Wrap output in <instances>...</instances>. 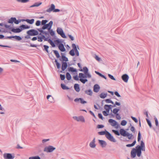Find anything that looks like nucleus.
Returning <instances> with one entry per match:
<instances>
[{"mask_svg":"<svg viewBox=\"0 0 159 159\" xmlns=\"http://www.w3.org/2000/svg\"><path fill=\"white\" fill-rule=\"evenodd\" d=\"M4 26L6 28H9L10 30H11L12 32L15 33H19L21 32L22 31L21 28H17L15 29L11 28L10 25H7L6 24L4 25Z\"/></svg>","mask_w":159,"mask_h":159,"instance_id":"nucleus-1","label":"nucleus"},{"mask_svg":"<svg viewBox=\"0 0 159 159\" xmlns=\"http://www.w3.org/2000/svg\"><path fill=\"white\" fill-rule=\"evenodd\" d=\"M79 70L80 71H84V74L85 75L86 78H91L92 77L91 75L88 72L89 70L88 68L86 67H84L83 69H80Z\"/></svg>","mask_w":159,"mask_h":159,"instance_id":"nucleus-2","label":"nucleus"},{"mask_svg":"<svg viewBox=\"0 0 159 159\" xmlns=\"http://www.w3.org/2000/svg\"><path fill=\"white\" fill-rule=\"evenodd\" d=\"M55 5L52 4L51 5L50 7L48 9H47L46 11L48 12H50L52 11H53L54 12H59L61 10L58 9H55Z\"/></svg>","mask_w":159,"mask_h":159,"instance_id":"nucleus-3","label":"nucleus"},{"mask_svg":"<svg viewBox=\"0 0 159 159\" xmlns=\"http://www.w3.org/2000/svg\"><path fill=\"white\" fill-rule=\"evenodd\" d=\"M79 77L80 78V81L83 84H84L85 83L88 81V80L86 79H83V78H85L86 77L85 75L82 73H80L79 74Z\"/></svg>","mask_w":159,"mask_h":159,"instance_id":"nucleus-4","label":"nucleus"},{"mask_svg":"<svg viewBox=\"0 0 159 159\" xmlns=\"http://www.w3.org/2000/svg\"><path fill=\"white\" fill-rule=\"evenodd\" d=\"M53 24V21H50L48 24H46L44 25L42 27V29L44 30L47 29L48 30H50L52 28Z\"/></svg>","mask_w":159,"mask_h":159,"instance_id":"nucleus-5","label":"nucleus"},{"mask_svg":"<svg viewBox=\"0 0 159 159\" xmlns=\"http://www.w3.org/2000/svg\"><path fill=\"white\" fill-rule=\"evenodd\" d=\"M26 33L28 35H31V36H36L39 34L38 32L34 29L30 30L28 31Z\"/></svg>","mask_w":159,"mask_h":159,"instance_id":"nucleus-6","label":"nucleus"},{"mask_svg":"<svg viewBox=\"0 0 159 159\" xmlns=\"http://www.w3.org/2000/svg\"><path fill=\"white\" fill-rule=\"evenodd\" d=\"M72 49L69 52V54L71 56H74L75 55V51L77 50V47L75 43L72 44Z\"/></svg>","mask_w":159,"mask_h":159,"instance_id":"nucleus-7","label":"nucleus"},{"mask_svg":"<svg viewBox=\"0 0 159 159\" xmlns=\"http://www.w3.org/2000/svg\"><path fill=\"white\" fill-rule=\"evenodd\" d=\"M56 149V148L52 146H49L45 147L44 149V151L47 152H52Z\"/></svg>","mask_w":159,"mask_h":159,"instance_id":"nucleus-8","label":"nucleus"},{"mask_svg":"<svg viewBox=\"0 0 159 159\" xmlns=\"http://www.w3.org/2000/svg\"><path fill=\"white\" fill-rule=\"evenodd\" d=\"M3 156L4 159H14L15 158L14 154L10 153H5Z\"/></svg>","mask_w":159,"mask_h":159,"instance_id":"nucleus-9","label":"nucleus"},{"mask_svg":"<svg viewBox=\"0 0 159 159\" xmlns=\"http://www.w3.org/2000/svg\"><path fill=\"white\" fill-rule=\"evenodd\" d=\"M105 136L110 141L113 142H116V140L113 137L108 131H107V134H106Z\"/></svg>","mask_w":159,"mask_h":159,"instance_id":"nucleus-10","label":"nucleus"},{"mask_svg":"<svg viewBox=\"0 0 159 159\" xmlns=\"http://www.w3.org/2000/svg\"><path fill=\"white\" fill-rule=\"evenodd\" d=\"M57 33L60 35L63 38H66V37L62 29L60 28H58L57 30Z\"/></svg>","mask_w":159,"mask_h":159,"instance_id":"nucleus-11","label":"nucleus"},{"mask_svg":"<svg viewBox=\"0 0 159 159\" xmlns=\"http://www.w3.org/2000/svg\"><path fill=\"white\" fill-rule=\"evenodd\" d=\"M108 122L112 126H116V125H117V126L116 127L117 128H118L119 125L118 124L117 122L115 120L112 119H109L108 120Z\"/></svg>","mask_w":159,"mask_h":159,"instance_id":"nucleus-12","label":"nucleus"},{"mask_svg":"<svg viewBox=\"0 0 159 159\" xmlns=\"http://www.w3.org/2000/svg\"><path fill=\"white\" fill-rule=\"evenodd\" d=\"M73 118L77 121H81L83 122H85V119L84 117L82 116H74Z\"/></svg>","mask_w":159,"mask_h":159,"instance_id":"nucleus-13","label":"nucleus"},{"mask_svg":"<svg viewBox=\"0 0 159 159\" xmlns=\"http://www.w3.org/2000/svg\"><path fill=\"white\" fill-rule=\"evenodd\" d=\"M68 66L66 62L63 61L62 64L61 69L62 70L60 71V73H62L63 71H64Z\"/></svg>","mask_w":159,"mask_h":159,"instance_id":"nucleus-14","label":"nucleus"},{"mask_svg":"<svg viewBox=\"0 0 159 159\" xmlns=\"http://www.w3.org/2000/svg\"><path fill=\"white\" fill-rule=\"evenodd\" d=\"M137 150L136 148H133L131 152V157L132 158H134L136 156Z\"/></svg>","mask_w":159,"mask_h":159,"instance_id":"nucleus-15","label":"nucleus"},{"mask_svg":"<svg viewBox=\"0 0 159 159\" xmlns=\"http://www.w3.org/2000/svg\"><path fill=\"white\" fill-rule=\"evenodd\" d=\"M121 78L125 82L127 83L129 79V76L127 74H125L122 76Z\"/></svg>","mask_w":159,"mask_h":159,"instance_id":"nucleus-16","label":"nucleus"},{"mask_svg":"<svg viewBox=\"0 0 159 159\" xmlns=\"http://www.w3.org/2000/svg\"><path fill=\"white\" fill-rule=\"evenodd\" d=\"M128 133V132H127L124 129H120V134L123 136H126Z\"/></svg>","mask_w":159,"mask_h":159,"instance_id":"nucleus-17","label":"nucleus"},{"mask_svg":"<svg viewBox=\"0 0 159 159\" xmlns=\"http://www.w3.org/2000/svg\"><path fill=\"white\" fill-rule=\"evenodd\" d=\"M80 101V102L82 104L87 103V102L84 100L82 98H76L75 99L74 101L75 102H77L79 101Z\"/></svg>","mask_w":159,"mask_h":159,"instance_id":"nucleus-18","label":"nucleus"},{"mask_svg":"<svg viewBox=\"0 0 159 159\" xmlns=\"http://www.w3.org/2000/svg\"><path fill=\"white\" fill-rule=\"evenodd\" d=\"M98 142L99 143L102 148H105L106 147L107 144L105 141L103 140H99Z\"/></svg>","mask_w":159,"mask_h":159,"instance_id":"nucleus-19","label":"nucleus"},{"mask_svg":"<svg viewBox=\"0 0 159 159\" xmlns=\"http://www.w3.org/2000/svg\"><path fill=\"white\" fill-rule=\"evenodd\" d=\"M95 138H94L93 140L89 143V146L91 148H94L96 146V145L95 144Z\"/></svg>","mask_w":159,"mask_h":159,"instance_id":"nucleus-20","label":"nucleus"},{"mask_svg":"<svg viewBox=\"0 0 159 159\" xmlns=\"http://www.w3.org/2000/svg\"><path fill=\"white\" fill-rule=\"evenodd\" d=\"M100 89V87L99 85L98 84H95L93 87V91L96 92H98Z\"/></svg>","mask_w":159,"mask_h":159,"instance_id":"nucleus-21","label":"nucleus"},{"mask_svg":"<svg viewBox=\"0 0 159 159\" xmlns=\"http://www.w3.org/2000/svg\"><path fill=\"white\" fill-rule=\"evenodd\" d=\"M59 49L62 52H64L66 51V49L64 47V45L62 43L61 44L58 46Z\"/></svg>","mask_w":159,"mask_h":159,"instance_id":"nucleus-22","label":"nucleus"},{"mask_svg":"<svg viewBox=\"0 0 159 159\" xmlns=\"http://www.w3.org/2000/svg\"><path fill=\"white\" fill-rule=\"evenodd\" d=\"M22 20L23 21H26L27 23H28L30 24H32L34 23V19H32L30 20L28 19H26Z\"/></svg>","mask_w":159,"mask_h":159,"instance_id":"nucleus-23","label":"nucleus"},{"mask_svg":"<svg viewBox=\"0 0 159 159\" xmlns=\"http://www.w3.org/2000/svg\"><path fill=\"white\" fill-rule=\"evenodd\" d=\"M74 88L75 90L78 92H79L80 91V88L79 85L78 84H75L74 85Z\"/></svg>","mask_w":159,"mask_h":159,"instance_id":"nucleus-24","label":"nucleus"},{"mask_svg":"<svg viewBox=\"0 0 159 159\" xmlns=\"http://www.w3.org/2000/svg\"><path fill=\"white\" fill-rule=\"evenodd\" d=\"M144 147L145 144L144 143L143 141H141V142L140 145H138L136 147V148L142 149L143 147Z\"/></svg>","mask_w":159,"mask_h":159,"instance_id":"nucleus-25","label":"nucleus"},{"mask_svg":"<svg viewBox=\"0 0 159 159\" xmlns=\"http://www.w3.org/2000/svg\"><path fill=\"white\" fill-rule=\"evenodd\" d=\"M19 28H21V30H23L29 29L30 27L27 25H22L19 27Z\"/></svg>","mask_w":159,"mask_h":159,"instance_id":"nucleus-26","label":"nucleus"},{"mask_svg":"<svg viewBox=\"0 0 159 159\" xmlns=\"http://www.w3.org/2000/svg\"><path fill=\"white\" fill-rule=\"evenodd\" d=\"M104 108L106 110V111L109 112L110 109L112 108L111 107H110V106H109L108 105H105L104 106Z\"/></svg>","mask_w":159,"mask_h":159,"instance_id":"nucleus-27","label":"nucleus"},{"mask_svg":"<svg viewBox=\"0 0 159 159\" xmlns=\"http://www.w3.org/2000/svg\"><path fill=\"white\" fill-rule=\"evenodd\" d=\"M137 150V155L138 157H140L142 153V149L136 148Z\"/></svg>","mask_w":159,"mask_h":159,"instance_id":"nucleus-28","label":"nucleus"},{"mask_svg":"<svg viewBox=\"0 0 159 159\" xmlns=\"http://www.w3.org/2000/svg\"><path fill=\"white\" fill-rule=\"evenodd\" d=\"M95 73L97 75H98L100 77L105 79V80L107 79V78L104 75H102V74L100 73V72L97 71H95Z\"/></svg>","mask_w":159,"mask_h":159,"instance_id":"nucleus-29","label":"nucleus"},{"mask_svg":"<svg viewBox=\"0 0 159 159\" xmlns=\"http://www.w3.org/2000/svg\"><path fill=\"white\" fill-rule=\"evenodd\" d=\"M61 58L62 60L63 61H68V58L66 57L65 55H63V53H61Z\"/></svg>","mask_w":159,"mask_h":159,"instance_id":"nucleus-30","label":"nucleus"},{"mask_svg":"<svg viewBox=\"0 0 159 159\" xmlns=\"http://www.w3.org/2000/svg\"><path fill=\"white\" fill-rule=\"evenodd\" d=\"M68 69L69 71H71L73 72H76L77 71V70L73 67H69Z\"/></svg>","mask_w":159,"mask_h":159,"instance_id":"nucleus-31","label":"nucleus"},{"mask_svg":"<svg viewBox=\"0 0 159 159\" xmlns=\"http://www.w3.org/2000/svg\"><path fill=\"white\" fill-rule=\"evenodd\" d=\"M5 110L4 108L2 107L1 104H0V114H4L5 113Z\"/></svg>","mask_w":159,"mask_h":159,"instance_id":"nucleus-32","label":"nucleus"},{"mask_svg":"<svg viewBox=\"0 0 159 159\" xmlns=\"http://www.w3.org/2000/svg\"><path fill=\"white\" fill-rule=\"evenodd\" d=\"M43 47H44V49H43V51H46L47 53H48V55H49V53L48 50V49L49 48V46L46 45H44Z\"/></svg>","mask_w":159,"mask_h":159,"instance_id":"nucleus-33","label":"nucleus"},{"mask_svg":"<svg viewBox=\"0 0 159 159\" xmlns=\"http://www.w3.org/2000/svg\"><path fill=\"white\" fill-rule=\"evenodd\" d=\"M136 141L135 140L133 143L131 144H127L126 145V146L128 147H130L134 146L136 143Z\"/></svg>","mask_w":159,"mask_h":159,"instance_id":"nucleus-34","label":"nucleus"},{"mask_svg":"<svg viewBox=\"0 0 159 159\" xmlns=\"http://www.w3.org/2000/svg\"><path fill=\"white\" fill-rule=\"evenodd\" d=\"M61 87L62 89L64 90H68L69 89V88L66 86L65 84H61Z\"/></svg>","mask_w":159,"mask_h":159,"instance_id":"nucleus-35","label":"nucleus"},{"mask_svg":"<svg viewBox=\"0 0 159 159\" xmlns=\"http://www.w3.org/2000/svg\"><path fill=\"white\" fill-rule=\"evenodd\" d=\"M85 93L88 95L91 96L92 95L93 93L91 90L90 89L88 90H85Z\"/></svg>","mask_w":159,"mask_h":159,"instance_id":"nucleus-36","label":"nucleus"},{"mask_svg":"<svg viewBox=\"0 0 159 159\" xmlns=\"http://www.w3.org/2000/svg\"><path fill=\"white\" fill-rule=\"evenodd\" d=\"M48 41L52 47H54L56 46L55 44L51 39H49Z\"/></svg>","mask_w":159,"mask_h":159,"instance_id":"nucleus-37","label":"nucleus"},{"mask_svg":"<svg viewBox=\"0 0 159 159\" xmlns=\"http://www.w3.org/2000/svg\"><path fill=\"white\" fill-rule=\"evenodd\" d=\"M53 52L55 54L57 58H59L60 57V56L59 52L58 51L55 50H53Z\"/></svg>","mask_w":159,"mask_h":159,"instance_id":"nucleus-38","label":"nucleus"},{"mask_svg":"<svg viewBox=\"0 0 159 159\" xmlns=\"http://www.w3.org/2000/svg\"><path fill=\"white\" fill-rule=\"evenodd\" d=\"M66 76L67 79L68 80H70L71 78V76L69 72L66 73Z\"/></svg>","mask_w":159,"mask_h":159,"instance_id":"nucleus-39","label":"nucleus"},{"mask_svg":"<svg viewBox=\"0 0 159 159\" xmlns=\"http://www.w3.org/2000/svg\"><path fill=\"white\" fill-rule=\"evenodd\" d=\"M107 131L105 130V131L99 132H98V134L100 135H106V134H107Z\"/></svg>","mask_w":159,"mask_h":159,"instance_id":"nucleus-40","label":"nucleus"},{"mask_svg":"<svg viewBox=\"0 0 159 159\" xmlns=\"http://www.w3.org/2000/svg\"><path fill=\"white\" fill-rule=\"evenodd\" d=\"M107 95V93H102L100 94V97L102 98H105Z\"/></svg>","mask_w":159,"mask_h":159,"instance_id":"nucleus-41","label":"nucleus"},{"mask_svg":"<svg viewBox=\"0 0 159 159\" xmlns=\"http://www.w3.org/2000/svg\"><path fill=\"white\" fill-rule=\"evenodd\" d=\"M119 109L115 108L113 110L112 112L115 115H116L118 114V112L119 111Z\"/></svg>","mask_w":159,"mask_h":159,"instance_id":"nucleus-42","label":"nucleus"},{"mask_svg":"<svg viewBox=\"0 0 159 159\" xmlns=\"http://www.w3.org/2000/svg\"><path fill=\"white\" fill-rule=\"evenodd\" d=\"M13 20L14 22L16 24H18L21 21V20H17L15 17H13Z\"/></svg>","mask_w":159,"mask_h":159,"instance_id":"nucleus-43","label":"nucleus"},{"mask_svg":"<svg viewBox=\"0 0 159 159\" xmlns=\"http://www.w3.org/2000/svg\"><path fill=\"white\" fill-rule=\"evenodd\" d=\"M13 20L14 22L16 24H18L21 21V20H17L15 17H13Z\"/></svg>","mask_w":159,"mask_h":159,"instance_id":"nucleus-44","label":"nucleus"},{"mask_svg":"<svg viewBox=\"0 0 159 159\" xmlns=\"http://www.w3.org/2000/svg\"><path fill=\"white\" fill-rule=\"evenodd\" d=\"M55 62L56 64L57 69H59L61 66L60 64L58 62L57 60V59L55 60Z\"/></svg>","mask_w":159,"mask_h":159,"instance_id":"nucleus-45","label":"nucleus"},{"mask_svg":"<svg viewBox=\"0 0 159 159\" xmlns=\"http://www.w3.org/2000/svg\"><path fill=\"white\" fill-rule=\"evenodd\" d=\"M50 98L52 99V100H49V101L51 102H53V98L51 95H48L47 96V99L49 100V99Z\"/></svg>","mask_w":159,"mask_h":159,"instance_id":"nucleus-46","label":"nucleus"},{"mask_svg":"<svg viewBox=\"0 0 159 159\" xmlns=\"http://www.w3.org/2000/svg\"><path fill=\"white\" fill-rule=\"evenodd\" d=\"M41 3L40 2L39 3H35L32 5L30 6V7H38L40 6L41 4Z\"/></svg>","mask_w":159,"mask_h":159,"instance_id":"nucleus-47","label":"nucleus"},{"mask_svg":"<svg viewBox=\"0 0 159 159\" xmlns=\"http://www.w3.org/2000/svg\"><path fill=\"white\" fill-rule=\"evenodd\" d=\"M50 33V34L52 36H53L55 34V32L52 30L50 29V30H48Z\"/></svg>","mask_w":159,"mask_h":159,"instance_id":"nucleus-48","label":"nucleus"},{"mask_svg":"<svg viewBox=\"0 0 159 159\" xmlns=\"http://www.w3.org/2000/svg\"><path fill=\"white\" fill-rule=\"evenodd\" d=\"M55 42L57 45H60L62 43V42L59 39H57L55 40Z\"/></svg>","mask_w":159,"mask_h":159,"instance_id":"nucleus-49","label":"nucleus"},{"mask_svg":"<svg viewBox=\"0 0 159 159\" xmlns=\"http://www.w3.org/2000/svg\"><path fill=\"white\" fill-rule=\"evenodd\" d=\"M120 105V103L117 102H115V104L113 106H112L111 105H109V106H110V107H115L116 105L119 106Z\"/></svg>","mask_w":159,"mask_h":159,"instance_id":"nucleus-50","label":"nucleus"},{"mask_svg":"<svg viewBox=\"0 0 159 159\" xmlns=\"http://www.w3.org/2000/svg\"><path fill=\"white\" fill-rule=\"evenodd\" d=\"M16 1L18 2L25 3L29 2V0H16Z\"/></svg>","mask_w":159,"mask_h":159,"instance_id":"nucleus-51","label":"nucleus"},{"mask_svg":"<svg viewBox=\"0 0 159 159\" xmlns=\"http://www.w3.org/2000/svg\"><path fill=\"white\" fill-rule=\"evenodd\" d=\"M112 131L115 134H116L117 135L119 136L120 134V132L119 133V132L117 130H115L113 129L112 130Z\"/></svg>","mask_w":159,"mask_h":159,"instance_id":"nucleus-52","label":"nucleus"},{"mask_svg":"<svg viewBox=\"0 0 159 159\" xmlns=\"http://www.w3.org/2000/svg\"><path fill=\"white\" fill-rule=\"evenodd\" d=\"M29 159H41V158L39 156H36L30 157Z\"/></svg>","mask_w":159,"mask_h":159,"instance_id":"nucleus-53","label":"nucleus"},{"mask_svg":"<svg viewBox=\"0 0 159 159\" xmlns=\"http://www.w3.org/2000/svg\"><path fill=\"white\" fill-rule=\"evenodd\" d=\"M18 41H20L22 39V38L19 36H14V38Z\"/></svg>","mask_w":159,"mask_h":159,"instance_id":"nucleus-54","label":"nucleus"},{"mask_svg":"<svg viewBox=\"0 0 159 159\" xmlns=\"http://www.w3.org/2000/svg\"><path fill=\"white\" fill-rule=\"evenodd\" d=\"M105 101L107 103H111L112 104H114V102L112 101H111L109 99H106L105 100Z\"/></svg>","mask_w":159,"mask_h":159,"instance_id":"nucleus-55","label":"nucleus"},{"mask_svg":"<svg viewBox=\"0 0 159 159\" xmlns=\"http://www.w3.org/2000/svg\"><path fill=\"white\" fill-rule=\"evenodd\" d=\"M127 123V122L125 120H123L121 121L120 124L122 126L125 125Z\"/></svg>","mask_w":159,"mask_h":159,"instance_id":"nucleus-56","label":"nucleus"},{"mask_svg":"<svg viewBox=\"0 0 159 159\" xmlns=\"http://www.w3.org/2000/svg\"><path fill=\"white\" fill-rule=\"evenodd\" d=\"M41 38L43 39L45 41H48L49 40L48 38H46L45 36L43 35H41Z\"/></svg>","mask_w":159,"mask_h":159,"instance_id":"nucleus-57","label":"nucleus"},{"mask_svg":"<svg viewBox=\"0 0 159 159\" xmlns=\"http://www.w3.org/2000/svg\"><path fill=\"white\" fill-rule=\"evenodd\" d=\"M146 120L150 127L151 128L152 127V125L150 121L148 119H146Z\"/></svg>","mask_w":159,"mask_h":159,"instance_id":"nucleus-58","label":"nucleus"},{"mask_svg":"<svg viewBox=\"0 0 159 159\" xmlns=\"http://www.w3.org/2000/svg\"><path fill=\"white\" fill-rule=\"evenodd\" d=\"M13 17H11L9 19L8 21V22L9 23L13 24L14 22Z\"/></svg>","mask_w":159,"mask_h":159,"instance_id":"nucleus-59","label":"nucleus"},{"mask_svg":"<svg viewBox=\"0 0 159 159\" xmlns=\"http://www.w3.org/2000/svg\"><path fill=\"white\" fill-rule=\"evenodd\" d=\"M141 134L140 131L138 132V141L139 142L141 139Z\"/></svg>","mask_w":159,"mask_h":159,"instance_id":"nucleus-60","label":"nucleus"},{"mask_svg":"<svg viewBox=\"0 0 159 159\" xmlns=\"http://www.w3.org/2000/svg\"><path fill=\"white\" fill-rule=\"evenodd\" d=\"M48 22V20H43L41 21V24L43 26L44 25Z\"/></svg>","mask_w":159,"mask_h":159,"instance_id":"nucleus-61","label":"nucleus"},{"mask_svg":"<svg viewBox=\"0 0 159 159\" xmlns=\"http://www.w3.org/2000/svg\"><path fill=\"white\" fill-rule=\"evenodd\" d=\"M108 77L111 80H116L115 78L112 75L108 74Z\"/></svg>","mask_w":159,"mask_h":159,"instance_id":"nucleus-62","label":"nucleus"},{"mask_svg":"<svg viewBox=\"0 0 159 159\" xmlns=\"http://www.w3.org/2000/svg\"><path fill=\"white\" fill-rule=\"evenodd\" d=\"M60 77L61 80H65V76L64 75L60 74Z\"/></svg>","mask_w":159,"mask_h":159,"instance_id":"nucleus-63","label":"nucleus"},{"mask_svg":"<svg viewBox=\"0 0 159 159\" xmlns=\"http://www.w3.org/2000/svg\"><path fill=\"white\" fill-rule=\"evenodd\" d=\"M127 135L126 136L128 137V139H131L133 136L132 134H130L128 133Z\"/></svg>","mask_w":159,"mask_h":159,"instance_id":"nucleus-64","label":"nucleus"}]
</instances>
